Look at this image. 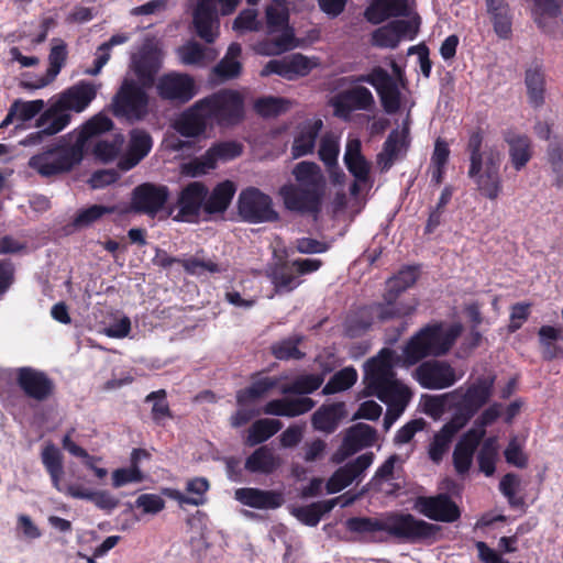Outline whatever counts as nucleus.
Masks as SVG:
<instances>
[{
	"label": "nucleus",
	"mask_w": 563,
	"mask_h": 563,
	"mask_svg": "<svg viewBox=\"0 0 563 563\" xmlns=\"http://www.w3.org/2000/svg\"><path fill=\"white\" fill-rule=\"evenodd\" d=\"M112 120L103 113H98L82 125L74 143L69 144L62 140L46 147L29 159V166L42 177H53L68 173L82 161L87 141L112 130Z\"/></svg>",
	"instance_id": "obj_1"
},
{
	"label": "nucleus",
	"mask_w": 563,
	"mask_h": 563,
	"mask_svg": "<svg viewBox=\"0 0 563 563\" xmlns=\"http://www.w3.org/2000/svg\"><path fill=\"white\" fill-rule=\"evenodd\" d=\"M466 151L470 156L467 176L482 196L489 200L498 198L503 189L500 166L504 154L497 144L484 143L482 132L470 135Z\"/></svg>",
	"instance_id": "obj_2"
},
{
	"label": "nucleus",
	"mask_w": 563,
	"mask_h": 563,
	"mask_svg": "<svg viewBox=\"0 0 563 563\" xmlns=\"http://www.w3.org/2000/svg\"><path fill=\"white\" fill-rule=\"evenodd\" d=\"M394 356L395 352L385 347L377 356L365 363V390L366 395L376 396L383 402L391 407H399L402 411L412 394L406 385L396 378L393 366Z\"/></svg>",
	"instance_id": "obj_3"
},
{
	"label": "nucleus",
	"mask_w": 563,
	"mask_h": 563,
	"mask_svg": "<svg viewBox=\"0 0 563 563\" xmlns=\"http://www.w3.org/2000/svg\"><path fill=\"white\" fill-rule=\"evenodd\" d=\"M346 528L355 533H374L385 531L388 534L410 542L434 537L441 528L434 523L417 519L411 514L390 512L383 519L352 517L346 520Z\"/></svg>",
	"instance_id": "obj_4"
},
{
	"label": "nucleus",
	"mask_w": 563,
	"mask_h": 563,
	"mask_svg": "<svg viewBox=\"0 0 563 563\" xmlns=\"http://www.w3.org/2000/svg\"><path fill=\"white\" fill-rule=\"evenodd\" d=\"M292 175L297 185L280 188L285 207L297 212H318L325 191V178L320 166L314 162L298 163Z\"/></svg>",
	"instance_id": "obj_5"
},
{
	"label": "nucleus",
	"mask_w": 563,
	"mask_h": 563,
	"mask_svg": "<svg viewBox=\"0 0 563 563\" xmlns=\"http://www.w3.org/2000/svg\"><path fill=\"white\" fill-rule=\"evenodd\" d=\"M459 331L445 329L441 322L427 324L410 338L402 350V364L411 366L428 356L445 355L454 344Z\"/></svg>",
	"instance_id": "obj_6"
},
{
	"label": "nucleus",
	"mask_w": 563,
	"mask_h": 563,
	"mask_svg": "<svg viewBox=\"0 0 563 563\" xmlns=\"http://www.w3.org/2000/svg\"><path fill=\"white\" fill-rule=\"evenodd\" d=\"M200 101L212 125L233 126L244 118V100L235 90L221 89Z\"/></svg>",
	"instance_id": "obj_7"
},
{
	"label": "nucleus",
	"mask_w": 563,
	"mask_h": 563,
	"mask_svg": "<svg viewBox=\"0 0 563 563\" xmlns=\"http://www.w3.org/2000/svg\"><path fill=\"white\" fill-rule=\"evenodd\" d=\"M145 86L125 78L111 102L114 117L134 123L142 121L148 113V95Z\"/></svg>",
	"instance_id": "obj_8"
},
{
	"label": "nucleus",
	"mask_w": 563,
	"mask_h": 563,
	"mask_svg": "<svg viewBox=\"0 0 563 563\" xmlns=\"http://www.w3.org/2000/svg\"><path fill=\"white\" fill-rule=\"evenodd\" d=\"M241 0H197L192 23L197 35L206 43H213L220 25L219 14L230 15Z\"/></svg>",
	"instance_id": "obj_9"
},
{
	"label": "nucleus",
	"mask_w": 563,
	"mask_h": 563,
	"mask_svg": "<svg viewBox=\"0 0 563 563\" xmlns=\"http://www.w3.org/2000/svg\"><path fill=\"white\" fill-rule=\"evenodd\" d=\"M238 212L243 221L251 224L279 220V213L274 208L272 197L255 187H247L240 192Z\"/></svg>",
	"instance_id": "obj_10"
},
{
	"label": "nucleus",
	"mask_w": 563,
	"mask_h": 563,
	"mask_svg": "<svg viewBox=\"0 0 563 563\" xmlns=\"http://www.w3.org/2000/svg\"><path fill=\"white\" fill-rule=\"evenodd\" d=\"M207 197L208 187L201 181H191L179 191L174 207L169 210V216L173 214L174 209H177V213L173 216L174 221L197 223L205 213Z\"/></svg>",
	"instance_id": "obj_11"
},
{
	"label": "nucleus",
	"mask_w": 563,
	"mask_h": 563,
	"mask_svg": "<svg viewBox=\"0 0 563 563\" xmlns=\"http://www.w3.org/2000/svg\"><path fill=\"white\" fill-rule=\"evenodd\" d=\"M412 376L422 388L432 390L449 388L459 379L455 369L448 362L439 360L420 363Z\"/></svg>",
	"instance_id": "obj_12"
},
{
	"label": "nucleus",
	"mask_w": 563,
	"mask_h": 563,
	"mask_svg": "<svg viewBox=\"0 0 563 563\" xmlns=\"http://www.w3.org/2000/svg\"><path fill=\"white\" fill-rule=\"evenodd\" d=\"M413 509L430 520L452 523L461 518L456 503L445 493L435 496H418Z\"/></svg>",
	"instance_id": "obj_13"
},
{
	"label": "nucleus",
	"mask_w": 563,
	"mask_h": 563,
	"mask_svg": "<svg viewBox=\"0 0 563 563\" xmlns=\"http://www.w3.org/2000/svg\"><path fill=\"white\" fill-rule=\"evenodd\" d=\"M355 82H367L372 85L379 96L384 110L396 113L400 108V91L396 80L383 67H375L367 75H361Z\"/></svg>",
	"instance_id": "obj_14"
},
{
	"label": "nucleus",
	"mask_w": 563,
	"mask_h": 563,
	"mask_svg": "<svg viewBox=\"0 0 563 563\" xmlns=\"http://www.w3.org/2000/svg\"><path fill=\"white\" fill-rule=\"evenodd\" d=\"M421 24L415 13L409 20H394L372 33V44L380 48H396L402 37L413 40Z\"/></svg>",
	"instance_id": "obj_15"
},
{
	"label": "nucleus",
	"mask_w": 563,
	"mask_h": 563,
	"mask_svg": "<svg viewBox=\"0 0 563 563\" xmlns=\"http://www.w3.org/2000/svg\"><path fill=\"white\" fill-rule=\"evenodd\" d=\"M158 96L164 100L186 103L196 95L194 79L179 73L163 75L156 85Z\"/></svg>",
	"instance_id": "obj_16"
},
{
	"label": "nucleus",
	"mask_w": 563,
	"mask_h": 563,
	"mask_svg": "<svg viewBox=\"0 0 563 563\" xmlns=\"http://www.w3.org/2000/svg\"><path fill=\"white\" fill-rule=\"evenodd\" d=\"M132 65L142 86L151 87L162 66V52L153 42L147 41L133 56Z\"/></svg>",
	"instance_id": "obj_17"
},
{
	"label": "nucleus",
	"mask_w": 563,
	"mask_h": 563,
	"mask_svg": "<svg viewBox=\"0 0 563 563\" xmlns=\"http://www.w3.org/2000/svg\"><path fill=\"white\" fill-rule=\"evenodd\" d=\"M169 197V189L164 185L145 183L133 191L135 211L154 217L164 207Z\"/></svg>",
	"instance_id": "obj_18"
},
{
	"label": "nucleus",
	"mask_w": 563,
	"mask_h": 563,
	"mask_svg": "<svg viewBox=\"0 0 563 563\" xmlns=\"http://www.w3.org/2000/svg\"><path fill=\"white\" fill-rule=\"evenodd\" d=\"M16 383L23 393L37 401L46 400L54 391V382L46 373L33 367H20Z\"/></svg>",
	"instance_id": "obj_19"
},
{
	"label": "nucleus",
	"mask_w": 563,
	"mask_h": 563,
	"mask_svg": "<svg viewBox=\"0 0 563 563\" xmlns=\"http://www.w3.org/2000/svg\"><path fill=\"white\" fill-rule=\"evenodd\" d=\"M374 461L372 452L364 453L336 470L325 484L329 494H335L357 479Z\"/></svg>",
	"instance_id": "obj_20"
},
{
	"label": "nucleus",
	"mask_w": 563,
	"mask_h": 563,
	"mask_svg": "<svg viewBox=\"0 0 563 563\" xmlns=\"http://www.w3.org/2000/svg\"><path fill=\"white\" fill-rule=\"evenodd\" d=\"M97 87L90 81L81 80L60 92L55 101L66 112H82L96 98Z\"/></svg>",
	"instance_id": "obj_21"
},
{
	"label": "nucleus",
	"mask_w": 563,
	"mask_h": 563,
	"mask_svg": "<svg viewBox=\"0 0 563 563\" xmlns=\"http://www.w3.org/2000/svg\"><path fill=\"white\" fill-rule=\"evenodd\" d=\"M208 125H212L200 100L184 111L175 121V130L185 137H198L202 135Z\"/></svg>",
	"instance_id": "obj_22"
},
{
	"label": "nucleus",
	"mask_w": 563,
	"mask_h": 563,
	"mask_svg": "<svg viewBox=\"0 0 563 563\" xmlns=\"http://www.w3.org/2000/svg\"><path fill=\"white\" fill-rule=\"evenodd\" d=\"M153 146V140L148 132L142 129H133L130 132V141L125 155L120 157L118 167L121 170H130L135 167L147 154Z\"/></svg>",
	"instance_id": "obj_23"
},
{
	"label": "nucleus",
	"mask_w": 563,
	"mask_h": 563,
	"mask_svg": "<svg viewBox=\"0 0 563 563\" xmlns=\"http://www.w3.org/2000/svg\"><path fill=\"white\" fill-rule=\"evenodd\" d=\"M234 497L244 506L265 510L277 509L285 501L284 495L280 492L253 487L238 488Z\"/></svg>",
	"instance_id": "obj_24"
},
{
	"label": "nucleus",
	"mask_w": 563,
	"mask_h": 563,
	"mask_svg": "<svg viewBox=\"0 0 563 563\" xmlns=\"http://www.w3.org/2000/svg\"><path fill=\"white\" fill-rule=\"evenodd\" d=\"M67 45L60 38L52 40V47L48 54V68L46 74L36 78L34 81H23L22 86L29 89H40L46 87L55 80L67 60Z\"/></svg>",
	"instance_id": "obj_25"
},
{
	"label": "nucleus",
	"mask_w": 563,
	"mask_h": 563,
	"mask_svg": "<svg viewBox=\"0 0 563 563\" xmlns=\"http://www.w3.org/2000/svg\"><path fill=\"white\" fill-rule=\"evenodd\" d=\"M485 433V430L470 429L455 445L453 465L459 474L463 475L470 471L473 455Z\"/></svg>",
	"instance_id": "obj_26"
},
{
	"label": "nucleus",
	"mask_w": 563,
	"mask_h": 563,
	"mask_svg": "<svg viewBox=\"0 0 563 563\" xmlns=\"http://www.w3.org/2000/svg\"><path fill=\"white\" fill-rule=\"evenodd\" d=\"M374 97L369 89L363 86L340 92L333 101L335 112L340 115L349 114L352 110H369L374 104Z\"/></svg>",
	"instance_id": "obj_27"
},
{
	"label": "nucleus",
	"mask_w": 563,
	"mask_h": 563,
	"mask_svg": "<svg viewBox=\"0 0 563 563\" xmlns=\"http://www.w3.org/2000/svg\"><path fill=\"white\" fill-rule=\"evenodd\" d=\"M409 146V125L404 122L402 129L393 130L383 145V151L377 155V163L383 172H387L398 158L401 150Z\"/></svg>",
	"instance_id": "obj_28"
},
{
	"label": "nucleus",
	"mask_w": 563,
	"mask_h": 563,
	"mask_svg": "<svg viewBox=\"0 0 563 563\" xmlns=\"http://www.w3.org/2000/svg\"><path fill=\"white\" fill-rule=\"evenodd\" d=\"M267 276L277 294L291 292L302 283L292 261H279L275 263L268 268Z\"/></svg>",
	"instance_id": "obj_29"
},
{
	"label": "nucleus",
	"mask_w": 563,
	"mask_h": 563,
	"mask_svg": "<svg viewBox=\"0 0 563 563\" xmlns=\"http://www.w3.org/2000/svg\"><path fill=\"white\" fill-rule=\"evenodd\" d=\"M525 85L529 103L540 108L544 103L545 73L540 60L534 59L526 69Z\"/></svg>",
	"instance_id": "obj_30"
},
{
	"label": "nucleus",
	"mask_w": 563,
	"mask_h": 563,
	"mask_svg": "<svg viewBox=\"0 0 563 563\" xmlns=\"http://www.w3.org/2000/svg\"><path fill=\"white\" fill-rule=\"evenodd\" d=\"M495 383V376H481L466 389L459 401L465 408L476 413L489 400Z\"/></svg>",
	"instance_id": "obj_31"
},
{
	"label": "nucleus",
	"mask_w": 563,
	"mask_h": 563,
	"mask_svg": "<svg viewBox=\"0 0 563 563\" xmlns=\"http://www.w3.org/2000/svg\"><path fill=\"white\" fill-rule=\"evenodd\" d=\"M361 141L358 139L349 140L345 146L344 163L347 170L357 181L366 184L369 180V163L361 152Z\"/></svg>",
	"instance_id": "obj_32"
},
{
	"label": "nucleus",
	"mask_w": 563,
	"mask_h": 563,
	"mask_svg": "<svg viewBox=\"0 0 563 563\" xmlns=\"http://www.w3.org/2000/svg\"><path fill=\"white\" fill-rule=\"evenodd\" d=\"M236 191L231 180L219 183L211 191L208 189V197L205 202V214L213 216L224 213Z\"/></svg>",
	"instance_id": "obj_33"
},
{
	"label": "nucleus",
	"mask_w": 563,
	"mask_h": 563,
	"mask_svg": "<svg viewBox=\"0 0 563 563\" xmlns=\"http://www.w3.org/2000/svg\"><path fill=\"white\" fill-rule=\"evenodd\" d=\"M345 417L344 402L322 405L311 417L312 427L316 430L332 433L339 427L340 421Z\"/></svg>",
	"instance_id": "obj_34"
},
{
	"label": "nucleus",
	"mask_w": 563,
	"mask_h": 563,
	"mask_svg": "<svg viewBox=\"0 0 563 563\" xmlns=\"http://www.w3.org/2000/svg\"><path fill=\"white\" fill-rule=\"evenodd\" d=\"M508 144L509 159L512 167L519 172L529 163L532 157L531 140L525 134L508 132L504 137Z\"/></svg>",
	"instance_id": "obj_35"
},
{
	"label": "nucleus",
	"mask_w": 563,
	"mask_h": 563,
	"mask_svg": "<svg viewBox=\"0 0 563 563\" xmlns=\"http://www.w3.org/2000/svg\"><path fill=\"white\" fill-rule=\"evenodd\" d=\"M407 0H375L365 15L373 23H380L388 18L409 16Z\"/></svg>",
	"instance_id": "obj_36"
},
{
	"label": "nucleus",
	"mask_w": 563,
	"mask_h": 563,
	"mask_svg": "<svg viewBox=\"0 0 563 563\" xmlns=\"http://www.w3.org/2000/svg\"><path fill=\"white\" fill-rule=\"evenodd\" d=\"M376 429L366 423H356L350 427L343 440V446L349 453L372 446L376 441Z\"/></svg>",
	"instance_id": "obj_37"
},
{
	"label": "nucleus",
	"mask_w": 563,
	"mask_h": 563,
	"mask_svg": "<svg viewBox=\"0 0 563 563\" xmlns=\"http://www.w3.org/2000/svg\"><path fill=\"white\" fill-rule=\"evenodd\" d=\"M118 211L117 206L92 205L88 208L79 209L73 221L64 230L66 233H73L89 228L99 221L106 214H112Z\"/></svg>",
	"instance_id": "obj_38"
},
{
	"label": "nucleus",
	"mask_w": 563,
	"mask_h": 563,
	"mask_svg": "<svg viewBox=\"0 0 563 563\" xmlns=\"http://www.w3.org/2000/svg\"><path fill=\"white\" fill-rule=\"evenodd\" d=\"M542 357L545 361L563 358V347L558 341H563V329L553 325H542L538 331Z\"/></svg>",
	"instance_id": "obj_39"
},
{
	"label": "nucleus",
	"mask_w": 563,
	"mask_h": 563,
	"mask_svg": "<svg viewBox=\"0 0 563 563\" xmlns=\"http://www.w3.org/2000/svg\"><path fill=\"white\" fill-rule=\"evenodd\" d=\"M71 115L54 100L36 120V128H43L49 136L64 130L70 122Z\"/></svg>",
	"instance_id": "obj_40"
},
{
	"label": "nucleus",
	"mask_w": 563,
	"mask_h": 563,
	"mask_svg": "<svg viewBox=\"0 0 563 563\" xmlns=\"http://www.w3.org/2000/svg\"><path fill=\"white\" fill-rule=\"evenodd\" d=\"M279 466V459L267 445L256 449L245 461L244 467L250 473L272 474Z\"/></svg>",
	"instance_id": "obj_41"
},
{
	"label": "nucleus",
	"mask_w": 563,
	"mask_h": 563,
	"mask_svg": "<svg viewBox=\"0 0 563 563\" xmlns=\"http://www.w3.org/2000/svg\"><path fill=\"white\" fill-rule=\"evenodd\" d=\"M339 498L316 501L308 506L295 507L291 515L300 522L309 527H316L324 514L330 512L336 505Z\"/></svg>",
	"instance_id": "obj_42"
},
{
	"label": "nucleus",
	"mask_w": 563,
	"mask_h": 563,
	"mask_svg": "<svg viewBox=\"0 0 563 563\" xmlns=\"http://www.w3.org/2000/svg\"><path fill=\"white\" fill-rule=\"evenodd\" d=\"M209 487L210 485L206 477H195L188 481L186 484L187 494H191L194 496H188L179 490H173V493L169 496L177 500L180 506H201L207 501L205 495L208 492Z\"/></svg>",
	"instance_id": "obj_43"
},
{
	"label": "nucleus",
	"mask_w": 563,
	"mask_h": 563,
	"mask_svg": "<svg viewBox=\"0 0 563 563\" xmlns=\"http://www.w3.org/2000/svg\"><path fill=\"white\" fill-rule=\"evenodd\" d=\"M41 459L45 470L51 476L54 488L58 492H64L63 485L60 484L64 474L63 454L58 448L53 443L46 444L42 451Z\"/></svg>",
	"instance_id": "obj_44"
},
{
	"label": "nucleus",
	"mask_w": 563,
	"mask_h": 563,
	"mask_svg": "<svg viewBox=\"0 0 563 563\" xmlns=\"http://www.w3.org/2000/svg\"><path fill=\"white\" fill-rule=\"evenodd\" d=\"M283 428V422L277 419H258L249 429L245 440L246 445L255 446L272 438Z\"/></svg>",
	"instance_id": "obj_45"
},
{
	"label": "nucleus",
	"mask_w": 563,
	"mask_h": 563,
	"mask_svg": "<svg viewBox=\"0 0 563 563\" xmlns=\"http://www.w3.org/2000/svg\"><path fill=\"white\" fill-rule=\"evenodd\" d=\"M417 277L418 274L415 267L408 266L399 271L397 275L387 280L384 299L388 302L397 300L401 292H404L416 283Z\"/></svg>",
	"instance_id": "obj_46"
},
{
	"label": "nucleus",
	"mask_w": 563,
	"mask_h": 563,
	"mask_svg": "<svg viewBox=\"0 0 563 563\" xmlns=\"http://www.w3.org/2000/svg\"><path fill=\"white\" fill-rule=\"evenodd\" d=\"M534 8L532 10V16L543 32H550L549 19H556L562 13V0H533Z\"/></svg>",
	"instance_id": "obj_47"
},
{
	"label": "nucleus",
	"mask_w": 563,
	"mask_h": 563,
	"mask_svg": "<svg viewBox=\"0 0 563 563\" xmlns=\"http://www.w3.org/2000/svg\"><path fill=\"white\" fill-rule=\"evenodd\" d=\"M321 128L322 121L317 120L305 128L299 135L295 137L291 146V155L294 158H299L313 152L316 140Z\"/></svg>",
	"instance_id": "obj_48"
},
{
	"label": "nucleus",
	"mask_w": 563,
	"mask_h": 563,
	"mask_svg": "<svg viewBox=\"0 0 563 563\" xmlns=\"http://www.w3.org/2000/svg\"><path fill=\"white\" fill-rule=\"evenodd\" d=\"M277 384V380L271 377H264L253 382L247 388L236 393V404L242 407L249 402L264 397Z\"/></svg>",
	"instance_id": "obj_49"
},
{
	"label": "nucleus",
	"mask_w": 563,
	"mask_h": 563,
	"mask_svg": "<svg viewBox=\"0 0 563 563\" xmlns=\"http://www.w3.org/2000/svg\"><path fill=\"white\" fill-rule=\"evenodd\" d=\"M211 52L200 43L190 41L178 47L177 54L184 65L203 66Z\"/></svg>",
	"instance_id": "obj_50"
},
{
	"label": "nucleus",
	"mask_w": 563,
	"mask_h": 563,
	"mask_svg": "<svg viewBox=\"0 0 563 563\" xmlns=\"http://www.w3.org/2000/svg\"><path fill=\"white\" fill-rule=\"evenodd\" d=\"M207 153L217 167L219 161L228 162L239 157L243 153V145L238 141H222L210 146Z\"/></svg>",
	"instance_id": "obj_51"
},
{
	"label": "nucleus",
	"mask_w": 563,
	"mask_h": 563,
	"mask_svg": "<svg viewBox=\"0 0 563 563\" xmlns=\"http://www.w3.org/2000/svg\"><path fill=\"white\" fill-rule=\"evenodd\" d=\"M357 379V372L355 368L349 366L336 372L329 382L324 385L322 393L331 395L343 391L352 387Z\"/></svg>",
	"instance_id": "obj_52"
},
{
	"label": "nucleus",
	"mask_w": 563,
	"mask_h": 563,
	"mask_svg": "<svg viewBox=\"0 0 563 563\" xmlns=\"http://www.w3.org/2000/svg\"><path fill=\"white\" fill-rule=\"evenodd\" d=\"M497 454V439L495 437L487 438L477 454L479 471L486 476L494 475Z\"/></svg>",
	"instance_id": "obj_53"
},
{
	"label": "nucleus",
	"mask_w": 563,
	"mask_h": 563,
	"mask_svg": "<svg viewBox=\"0 0 563 563\" xmlns=\"http://www.w3.org/2000/svg\"><path fill=\"white\" fill-rule=\"evenodd\" d=\"M323 383L320 375H302L297 377L294 382L283 386L282 394L284 395H306L317 390Z\"/></svg>",
	"instance_id": "obj_54"
},
{
	"label": "nucleus",
	"mask_w": 563,
	"mask_h": 563,
	"mask_svg": "<svg viewBox=\"0 0 563 563\" xmlns=\"http://www.w3.org/2000/svg\"><path fill=\"white\" fill-rule=\"evenodd\" d=\"M301 342V336L292 335L276 342L272 345L273 355L283 361L287 360H301L305 354L298 349V344Z\"/></svg>",
	"instance_id": "obj_55"
},
{
	"label": "nucleus",
	"mask_w": 563,
	"mask_h": 563,
	"mask_svg": "<svg viewBox=\"0 0 563 563\" xmlns=\"http://www.w3.org/2000/svg\"><path fill=\"white\" fill-rule=\"evenodd\" d=\"M166 396H167L166 390L159 389V390L150 393L145 397L146 402L153 401V407H152V411H151L152 419L154 420L155 423L162 424V426L164 424L166 419L173 418L168 402L166 401Z\"/></svg>",
	"instance_id": "obj_56"
},
{
	"label": "nucleus",
	"mask_w": 563,
	"mask_h": 563,
	"mask_svg": "<svg viewBox=\"0 0 563 563\" xmlns=\"http://www.w3.org/2000/svg\"><path fill=\"white\" fill-rule=\"evenodd\" d=\"M124 144L122 134L114 135L111 140L99 141L95 146V155L103 163L112 162L120 154Z\"/></svg>",
	"instance_id": "obj_57"
},
{
	"label": "nucleus",
	"mask_w": 563,
	"mask_h": 563,
	"mask_svg": "<svg viewBox=\"0 0 563 563\" xmlns=\"http://www.w3.org/2000/svg\"><path fill=\"white\" fill-rule=\"evenodd\" d=\"M288 101L279 97H263L255 101L254 108L265 118L277 117L287 110Z\"/></svg>",
	"instance_id": "obj_58"
},
{
	"label": "nucleus",
	"mask_w": 563,
	"mask_h": 563,
	"mask_svg": "<svg viewBox=\"0 0 563 563\" xmlns=\"http://www.w3.org/2000/svg\"><path fill=\"white\" fill-rule=\"evenodd\" d=\"M452 440L453 437L444 432L442 429L433 435L428 448V455L434 464H440L442 462L443 456L450 449Z\"/></svg>",
	"instance_id": "obj_59"
},
{
	"label": "nucleus",
	"mask_w": 563,
	"mask_h": 563,
	"mask_svg": "<svg viewBox=\"0 0 563 563\" xmlns=\"http://www.w3.org/2000/svg\"><path fill=\"white\" fill-rule=\"evenodd\" d=\"M12 106H15V112L18 114V120L21 122H26L35 118L40 114L44 108L45 102L42 99L24 101L22 99H16L12 102Z\"/></svg>",
	"instance_id": "obj_60"
},
{
	"label": "nucleus",
	"mask_w": 563,
	"mask_h": 563,
	"mask_svg": "<svg viewBox=\"0 0 563 563\" xmlns=\"http://www.w3.org/2000/svg\"><path fill=\"white\" fill-rule=\"evenodd\" d=\"M185 271L190 274V275H201L203 274L205 272H209V273H221L224 271V268L210 261V260H200L198 257H190V258H187V260H181V263H180Z\"/></svg>",
	"instance_id": "obj_61"
},
{
	"label": "nucleus",
	"mask_w": 563,
	"mask_h": 563,
	"mask_svg": "<svg viewBox=\"0 0 563 563\" xmlns=\"http://www.w3.org/2000/svg\"><path fill=\"white\" fill-rule=\"evenodd\" d=\"M475 416L474 412L457 402L452 419L441 429L454 438V435Z\"/></svg>",
	"instance_id": "obj_62"
},
{
	"label": "nucleus",
	"mask_w": 563,
	"mask_h": 563,
	"mask_svg": "<svg viewBox=\"0 0 563 563\" xmlns=\"http://www.w3.org/2000/svg\"><path fill=\"white\" fill-rule=\"evenodd\" d=\"M241 63L230 56H224L214 67L213 74L220 81L236 78L241 73Z\"/></svg>",
	"instance_id": "obj_63"
},
{
	"label": "nucleus",
	"mask_w": 563,
	"mask_h": 563,
	"mask_svg": "<svg viewBox=\"0 0 563 563\" xmlns=\"http://www.w3.org/2000/svg\"><path fill=\"white\" fill-rule=\"evenodd\" d=\"M339 153L340 147L335 139L325 136L321 140L318 154L327 168L336 166Z\"/></svg>",
	"instance_id": "obj_64"
}]
</instances>
